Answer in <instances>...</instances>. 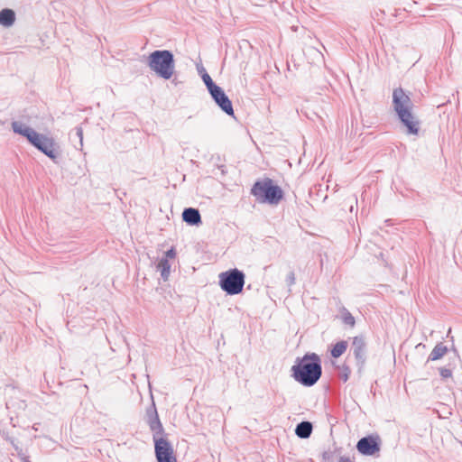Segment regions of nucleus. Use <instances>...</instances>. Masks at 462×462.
Listing matches in <instances>:
<instances>
[{
    "mask_svg": "<svg viewBox=\"0 0 462 462\" xmlns=\"http://www.w3.org/2000/svg\"><path fill=\"white\" fill-rule=\"evenodd\" d=\"M295 273L293 271H291L286 277V283L289 287L292 286L295 283Z\"/></svg>",
    "mask_w": 462,
    "mask_h": 462,
    "instance_id": "obj_23",
    "label": "nucleus"
},
{
    "mask_svg": "<svg viewBox=\"0 0 462 462\" xmlns=\"http://www.w3.org/2000/svg\"><path fill=\"white\" fill-rule=\"evenodd\" d=\"M453 350H454L455 354L457 355V349H456V348H454Z\"/></svg>",
    "mask_w": 462,
    "mask_h": 462,
    "instance_id": "obj_25",
    "label": "nucleus"
},
{
    "mask_svg": "<svg viewBox=\"0 0 462 462\" xmlns=\"http://www.w3.org/2000/svg\"><path fill=\"white\" fill-rule=\"evenodd\" d=\"M75 134H76V136L79 140L80 146H82L83 145V130H82V127L77 126L75 128Z\"/></svg>",
    "mask_w": 462,
    "mask_h": 462,
    "instance_id": "obj_24",
    "label": "nucleus"
},
{
    "mask_svg": "<svg viewBox=\"0 0 462 462\" xmlns=\"http://www.w3.org/2000/svg\"><path fill=\"white\" fill-rule=\"evenodd\" d=\"M439 374L443 379H448L452 376V370L448 367H440L439 369Z\"/></svg>",
    "mask_w": 462,
    "mask_h": 462,
    "instance_id": "obj_20",
    "label": "nucleus"
},
{
    "mask_svg": "<svg viewBox=\"0 0 462 462\" xmlns=\"http://www.w3.org/2000/svg\"><path fill=\"white\" fill-rule=\"evenodd\" d=\"M15 22V13L13 9L4 8L0 11V25L10 27Z\"/></svg>",
    "mask_w": 462,
    "mask_h": 462,
    "instance_id": "obj_13",
    "label": "nucleus"
},
{
    "mask_svg": "<svg viewBox=\"0 0 462 462\" xmlns=\"http://www.w3.org/2000/svg\"><path fill=\"white\" fill-rule=\"evenodd\" d=\"M313 431V425L310 421L303 420L296 425L295 434L300 439H308Z\"/></svg>",
    "mask_w": 462,
    "mask_h": 462,
    "instance_id": "obj_12",
    "label": "nucleus"
},
{
    "mask_svg": "<svg viewBox=\"0 0 462 462\" xmlns=\"http://www.w3.org/2000/svg\"><path fill=\"white\" fill-rule=\"evenodd\" d=\"M176 250L174 247H171L164 253V256L162 258H166L168 261L169 259H173L176 256Z\"/></svg>",
    "mask_w": 462,
    "mask_h": 462,
    "instance_id": "obj_22",
    "label": "nucleus"
},
{
    "mask_svg": "<svg viewBox=\"0 0 462 462\" xmlns=\"http://www.w3.org/2000/svg\"><path fill=\"white\" fill-rule=\"evenodd\" d=\"M157 270L161 273V277L163 281H167L171 273V264L166 258H161L156 266Z\"/></svg>",
    "mask_w": 462,
    "mask_h": 462,
    "instance_id": "obj_16",
    "label": "nucleus"
},
{
    "mask_svg": "<svg viewBox=\"0 0 462 462\" xmlns=\"http://www.w3.org/2000/svg\"><path fill=\"white\" fill-rule=\"evenodd\" d=\"M341 312V319L344 324L353 328L356 324L355 317L349 312L347 309L343 307L340 310Z\"/></svg>",
    "mask_w": 462,
    "mask_h": 462,
    "instance_id": "obj_18",
    "label": "nucleus"
},
{
    "mask_svg": "<svg viewBox=\"0 0 462 462\" xmlns=\"http://www.w3.org/2000/svg\"><path fill=\"white\" fill-rule=\"evenodd\" d=\"M11 125L14 134L26 138L31 145L42 152L52 162H58V159L60 158L61 155L60 148L52 137L40 134L20 121L12 122Z\"/></svg>",
    "mask_w": 462,
    "mask_h": 462,
    "instance_id": "obj_3",
    "label": "nucleus"
},
{
    "mask_svg": "<svg viewBox=\"0 0 462 462\" xmlns=\"http://www.w3.org/2000/svg\"><path fill=\"white\" fill-rule=\"evenodd\" d=\"M217 106L227 116H234L233 104L224 89L218 85L208 91Z\"/></svg>",
    "mask_w": 462,
    "mask_h": 462,
    "instance_id": "obj_9",
    "label": "nucleus"
},
{
    "mask_svg": "<svg viewBox=\"0 0 462 462\" xmlns=\"http://www.w3.org/2000/svg\"><path fill=\"white\" fill-rule=\"evenodd\" d=\"M348 343L346 340H340L331 346L330 356L333 358L340 357L347 349Z\"/></svg>",
    "mask_w": 462,
    "mask_h": 462,
    "instance_id": "obj_15",
    "label": "nucleus"
},
{
    "mask_svg": "<svg viewBox=\"0 0 462 462\" xmlns=\"http://www.w3.org/2000/svg\"><path fill=\"white\" fill-rule=\"evenodd\" d=\"M336 368L338 370V377L343 382H346L351 374V369L346 364L342 365H337Z\"/></svg>",
    "mask_w": 462,
    "mask_h": 462,
    "instance_id": "obj_19",
    "label": "nucleus"
},
{
    "mask_svg": "<svg viewBox=\"0 0 462 462\" xmlns=\"http://www.w3.org/2000/svg\"><path fill=\"white\" fill-rule=\"evenodd\" d=\"M245 275L237 268L230 269L219 274V286L227 295H236L242 292Z\"/></svg>",
    "mask_w": 462,
    "mask_h": 462,
    "instance_id": "obj_7",
    "label": "nucleus"
},
{
    "mask_svg": "<svg viewBox=\"0 0 462 462\" xmlns=\"http://www.w3.org/2000/svg\"><path fill=\"white\" fill-rule=\"evenodd\" d=\"M291 376L305 387L315 385L322 376V364L316 353H306L297 357L291 368Z\"/></svg>",
    "mask_w": 462,
    "mask_h": 462,
    "instance_id": "obj_2",
    "label": "nucleus"
},
{
    "mask_svg": "<svg viewBox=\"0 0 462 462\" xmlns=\"http://www.w3.org/2000/svg\"><path fill=\"white\" fill-rule=\"evenodd\" d=\"M357 451L364 456H374L380 451L381 439L378 435H367L356 443Z\"/></svg>",
    "mask_w": 462,
    "mask_h": 462,
    "instance_id": "obj_8",
    "label": "nucleus"
},
{
    "mask_svg": "<svg viewBox=\"0 0 462 462\" xmlns=\"http://www.w3.org/2000/svg\"><path fill=\"white\" fill-rule=\"evenodd\" d=\"M366 342L363 335L353 337L351 350L356 361L358 371L361 372L366 361Z\"/></svg>",
    "mask_w": 462,
    "mask_h": 462,
    "instance_id": "obj_10",
    "label": "nucleus"
},
{
    "mask_svg": "<svg viewBox=\"0 0 462 462\" xmlns=\"http://www.w3.org/2000/svg\"><path fill=\"white\" fill-rule=\"evenodd\" d=\"M197 69L198 72L200 74L201 79L204 84L206 85L208 91L211 90L213 88L217 86L202 65L198 66Z\"/></svg>",
    "mask_w": 462,
    "mask_h": 462,
    "instance_id": "obj_17",
    "label": "nucleus"
},
{
    "mask_svg": "<svg viewBox=\"0 0 462 462\" xmlns=\"http://www.w3.org/2000/svg\"><path fill=\"white\" fill-rule=\"evenodd\" d=\"M251 194L259 203L277 206L284 198V191L271 178L257 180L252 189Z\"/></svg>",
    "mask_w": 462,
    "mask_h": 462,
    "instance_id": "obj_5",
    "label": "nucleus"
},
{
    "mask_svg": "<svg viewBox=\"0 0 462 462\" xmlns=\"http://www.w3.org/2000/svg\"><path fill=\"white\" fill-rule=\"evenodd\" d=\"M150 69L163 79H170L175 70V59L171 51L156 50L146 58Z\"/></svg>",
    "mask_w": 462,
    "mask_h": 462,
    "instance_id": "obj_6",
    "label": "nucleus"
},
{
    "mask_svg": "<svg viewBox=\"0 0 462 462\" xmlns=\"http://www.w3.org/2000/svg\"><path fill=\"white\" fill-rule=\"evenodd\" d=\"M448 347L443 345V343H438L430 354L427 362L436 361L442 358L448 353Z\"/></svg>",
    "mask_w": 462,
    "mask_h": 462,
    "instance_id": "obj_14",
    "label": "nucleus"
},
{
    "mask_svg": "<svg viewBox=\"0 0 462 462\" xmlns=\"http://www.w3.org/2000/svg\"><path fill=\"white\" fill-rule=\"evenodd\" d=\"M145 420L153 433L154 454L157 462H177L171 442L162 437L164 434L163 426L160 420L155 402L152 396V403L145 411Z\"/></svg>",
    "mask_w": 462,
    "mask_h": 462,
    "instance_id": "obj_1",
    "label": "nucleus"
},
{
    "mask_svg": "<svg viewBox=\"0 0 462 462\" xmlns=\"http://www.w3.org/2000/svg\"><path fill=\"white\" fill-rule=\"evenodd\" d=\"M182 220L189 226H199L202 224L200 212L195 208H184L182 212Z\"/></svg>",
    "mask_w": 462,
    "mask_h": 462,
    "instance_id": "obj_11",
    "label": "nucleus"
},
{
    "mask_svg": "<svg viewBox=\"0 0 462 462\" xmlns=\"http://www.w3.org/2000/svg\"><path fill=\"white\" fill-rule=\"evenodd\" d=\"M393 106L400 123L408 134L417 135L420 132V120L414 116L413 103L409 94L401 87L393 91Z\"/></svg>",
    "mask_w": 462,
    "mask_h": 462,
    "instance_id": "obj_4",
    "label": "nucleus"
},
{
    "mask_svg": "<svg viewBox=\"0 0 462 462\" xmlns=\"http://www.w3.org/2000/svg\"><path fill=\"white\" fill-rule=\"evenodd\" d=\"M336 453L333 451H324L322 454V459L324 462H334V457Z\"/></svg>",
    "mask_w": 462,
    "mask_h": 462,
    "instance_id": "obj_21",
    "label": "nucleus"
}]
</instances>
